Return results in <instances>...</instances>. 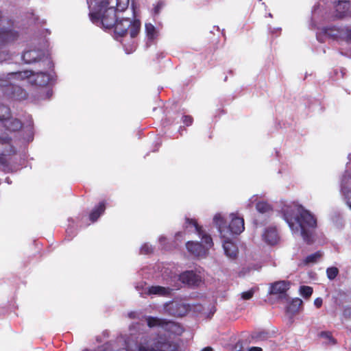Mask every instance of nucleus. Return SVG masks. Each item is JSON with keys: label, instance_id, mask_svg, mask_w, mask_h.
<instances>
[{"label": "nucleus", "instance_id": "nucleus-6", "mask_svg": "<svg viewBox=\"0 0 351 351\" xmlns=\"http://www.w3.org/2000/svg\"><path fill=\"white\" fill-rule=\"evenodd\" d=\"M290 288V282L286 280H280L271 284L269 293L270 295H278L280 299H288L287 291Z\"/></svg>", "mask_w": 351, "mask_h": 351}, {"label": "nucleus", "instance_id": "nucleus-39", "mask_svg": "<svg viewBox=\"0 0 351 351\" xmlns=\"http://www.w3.org/2000/svg\"><path fill=\"white\" fill-rule=\"evenodd\" d=\"M182 121L186 126H190L193 122V118L191 115H184Z\"/></svg>", "mask_w": 351, "mask_h": 351}, {"label": "nucleus", "instance_id": "nucleus-18", "mask_svg": "<svg viewBox=\"0 0 351 351\" xmlns=\"http://www.w3.org/2000/svg\"><path fill=\"white\" fill-rule=\"evenodd\" d=\"M162 328L166 332L176 335H180L184 331L182 327L178 323L167 320L165 319L163 323Z\"/></svg>", "mask_w": 351, "mask_h": 351}, {"label": "nucleus", "instance_id": "nucleus-35", "mask_svg": "<svg viewBox=\"0 0 351 351\" xmlns=\"http://www.w3.org/2000/svg\"><path fill=\"white\" fill-rule=\"evenodd\" d=\"M145 31L147 36L149 38L153 39L156 37V29L155 27L151 23L145 24Z\"/></svg>", "mask_w": 351, "mask_h": 351}, {"label": "nucleus", "instance_id": "nucleus-24", "mask_svg": "<svg viewBox=\"0 0 351 351\" xmlns=\"http://www.w3.org/2000/svg\"><path fill=\"white\" fill-rule=\"evenodd\" d=\"M226 239L224 240L223 247L226 254L230 258H235L238 253V249L237 246L230 241L227 237Z\"/></svg>", "mask_w": 351, "mask_h": 351}, {"label": "nucleus", "instance_id": "nucleus-28", "mask_svg": "<svg viewBox=\"0 0 351 351\" xmlns=\"http://www.w3.org/2000/svg\"><path fill=\"white\" fill-rule=\"evenodd\" d=\"M147 326L149 328L159 326L162 328L165 319H161L156 317L149 316L146 319Z\"/></svg>", "mask_w": 351, "mask_h": 351}, {"label": "nucleus", "instance_id": "nucleus-42", "mask_svg": "<svg viewBox=\"0 0 351 351\" xmlns=\"http://www.w3.org/2000/svg\"><path fill=\"white\" fill-rule=\"evenodd\" d=\"M343 315L346 318L351 317V306H346L343 311Z\"/></svg>", "mask_w": 351, "mask_h": 351}, {"label": "nucleus", "instance_id": "nucleus-50", "mask_svg": "<svg viewBox=\"0 0 351 351\" xmlns=\"http://www.w3.org/2000/svg\"><path fill=\"white\" fill-rule=\"evenodd\" d=\"M201 351H213V350L210 347H206L203 348Z\"/></svg>", "mask_w": 351, "mask_h": 351}, {"label": "nucleus", "instance_id": "nucleus-32", "mask_svg": "<svg viewBox=\"0 0 351 351\" xmlns=\"http://www.w3.org/2000/svg\"><path fill=\"white\" fill-rule=\"evenodd\" d=\"M139 30H140L139 22H137V21H134L133 23L132 22V25L130 27V28L128 29V32L130 34V37L135 38L138 35Z\"/></svg>", "mask_w": 351, "mask_h": 351}, {"label": "nucleus", "instance_id": "nucleus-47", "mask_svg": "<svg viewBox=\"0 0 351 351\" xmlns=\"http://www.w3.org/2000/svg\"><path fill=\"white\" fill-rule=\"evenodd\" d=\"M248 351H262V348L260 347H251L249 348Z\"/></svg>", "mask_w": 351, "mask_h": 351}, {"label": "nucleus", "instance_id": "nucleus-2", "mask_svg": "<svg viewBox=\"0 0 351 351\" xmlns=\"http://www.w3.org/2000/svg\"><path fill=\"white\" fill-rule=\"evenodd\" d=\"M230 217L231 221L228 226L226 225V220L220 214L215 215L213 219L215 224L217 226L219 232L223 238L228 237V234L229 235L240 234L245 230V223L243 217L234 213H231Z\"/></svg>", "mask_w": 351, "mask_h": 351}, {"label": "nucleus", "instance_id": "nucleus-5", "mask_svg": "<svg viewBox=\"0 0 351 351\" xmlns=\"http://www.w3.org/2000/svg\"><path fill=\"white\" fill-rule=\"evenodd\" d=\"M4 94L8 97L15 100H25L27 98V93L19 86L13 84L5 85Z\"/></svg>", "mask_w": 351, "mask_h": 351}, {"label": "nucleus", "instance_id": "nucleus-15", "mask_svg": "<svg viewBox=\"0 0 351 351\" xmlns=\"http://www.w3.org/2000/svg\"><path fill=\"white\" fill-rule=\"evenodd\" d=\"M350 7L349 1H338L335 5V14L334 19H342L348 15Z\"/></svg>", "mask_w": 351, "mask_h": 351}, {"label": "nucleus", "instance_id": "nucleus-52", "mask_svg": "<svg viewBox=\"0 0 351 351\" xmlns=\"http://www.w3.org/2000/svg\"><path fill=\"white\" fill-rule=\"evenodd\" d=\"M256 338L261 337V335L256 337Z\"/></svg>", "mask_w": 351, "mask_h": 351}, {"label": "nucleus", "instance_id": "nucleus-4", "mask_svg": "<svg viewBox=\"0 0 351 351\" xmlns=\"http://www.w3.org/2000/svg\"><path fill=\"white\" fill-rule=\"evenodd\" d=\"M117 8L112 5L106 12H104L99 17L102 26L106 29H112L116 25L119 16L117 15Z\"/></svg>", "mask_w": 351, "mask_h": 351}, {"label": "nucleus", "instance_id": "nucleus-7", "mask_svg": "<svg viewBox=\"0 0 351 351\" xmlns=\"http://www.w3.org/2000/svg\"><path fill=\"white\" fill-rule=\"evenodd\" d=\"M3 20L2 13L0 11V25ZM19 32L13 29L0 27V43L5 45L12 43L18 39Z\"/></svg>", "mask_w": 351, "mask_h": 351}, {"label": "nucleus", "instance_id": "nucleus-14", "mask_svg": "<svg viewBox=\"0 0 351 351\" xmlns=\"http://www.w3.org/2000/svg\"><path fill=\"white\" fill-rule=\"evenodd\" d=\"M322 32L327 36L334 39H341L344 40V27H337L336 26L325 27L322 29Z\"/></svg>", "mask_w": 351, "mask_h": 351}, {"label": "nucleus", "instance_id": "nucleus-43", "mask_svg": "<svg viewBox=\"0 0 351 351\" xmlns=\"http://www.w3.org/2000/svg\"><path fill=\"white\" fill-rule=\"evenodd\" d=\"M323 300L321 298H317L314 300V304L317 308H320L322 305Z\"/></svg>", "mask_w": 351, "mask_h": 351}, {"label": "nucleus", "instance_id": "nucleus-49", "mask_svg": "<svg viewBox=\"0 0 351 351\" xmlns=\"http://www.w3.org/2000/svg\"><path fill=\"white\" fill-rule=\"evenodd\" d=\"M347 205L349 206V208L351 209V196L348 197L347 199Z\"/></svg>", "mask_w": 351, "mask_h": 351}, {"label": "nucleus", "instance_id": "nucleus-21", "mask_svg": "<svg viewBox=\"0 0 351 351\" xmlns=\"http://www.w3.org/2000/svg\"><path fill=\"white\" fill-rule=\"evenodd\" d=\"M32 75H34V73L32 71L25 70L9 73V76H5V78L15 81H23L27 79H30Z\"/></svg>", "mask_w": 351, "mask_h": 351}, {"label": "nucleus", "instance_id": "nucleus-13", "mask_svg": "<svg viewBox=\"0 0 351 351\" xmlns=\"http://www.w3.org/2000/svg\"><path fill=\"white\" fill-rule=\"evenodd\" d=\"M43 56V51L31 49L25 51L22 55V58L26 64H32L40 61Z\"/></svg>", "mask_w": 351, "mask_h": 351}, {"label": "nucleus", "instance_id": "nucleus-22", "mask_svg": "<svg viewBox=\"0 0 351 351\" xmlns=\"http://www.w3.org/2000/svg\"><path fill=\"white\" fill-rule=\"evenodd\" d=\"M171 289L169 287H165L162 286H151L147 289L146 291V294L151 295H158L160 296H169L171 293Z\"/></svg>", "mask_w": 351, "mask_h": 351}, {"label": "nucleus", "instance_id": "nucleus-20", "mask_svg": "<svg viewBox=\"0 0 351 351\" xmlns=\"http://www.w3.org/2000/svg\"><path fill=\"white\" fill-rule=\"evenodd\" d=\"M50 75L45 72H38L36 74L34 80H30L29 82L32 84L44 87L46 86L50 82Z\"/></svg>", "mask_w": 351, "mask_h": 351}, {"label": "nucleus", "instance_id": "nucleus-33", "mask_svg": "<svg viewBox=\"0 0 351 351\" xmlns=\"http://www.w3.org/2000/svg\"><path fill=\"white\" fill-rule=\"evenodd\" d=\"M300 294L305 298H308L311 296L313 289L309 286H301L300 288Z\"/></svg>", "mask_w": 351, "mask_h": 351}, {"label": "nucleus", "instance_id": "nucleus-36", "mask_svg": "<svg viewBox=\"0 0 351 351\" xmlns=\"http://www.w3.org/2000/svg\"><path fill=\"white\" fill-rule=\"evenodd\" d=\"M130 0H117L116 8L119 12L125 11L129 5Z\"/></svg>", "mask_w": 351, "mask_h": 351}, {"label": "nucleus", "instance_id": "nucleus-34", "mask_svg": "<svg viewBox=\"0 0 351 351\" xmlns=\"http://www.w3.org/2000/svg\"><path fill=\"white\" fill-rule=\"evenodd\" d=\"M339 274V269L336 267H330L326 269V275L329 280H334Z\"/></svg>", "mask_w": 351, "mask_h": 351}, {"label": "nucleus", "instance_id": "nucleus-17", "mask_svg": "<svg viewBox=\"0 0 351 351\" xmlns=\"http://www.w3.org/2000/svg\"><path fill=\"white\" fill-rule=\"evenodd\" d=\"M263 239L269 245H276L279 240L277 230L273 227L267 228L263 234Z\"/></svg>", "mask_w": 351, "mask_h": 351}, {"label": "nucleus", "instance_id": "nucleus-3", "mask_svg": "<svg viewBox=\"0 0 351 351\" xmlns=\"http://www.w3.org/2000/svg\"><path fill=\"white\" fill-rule=\"evenodd\" d=\"M295 220L300 227L301 235L304 241L308 244L312 243L313 241V230L317 226V219L308 210L300 206Z\"/></svg>", "mask_w": 351, "mask_h": 351}, {"label": "nucleus", "instance_id": "nucleus-44", "mask_svg": "<svg viewBox=\"0 0 351 351\" xmlns=\"http://www.w3.org/2000/svg\"><path fill=\"white\" fill-rule=\"evenodd\" d=\"M162 5H163V4H162V2H158L157 3L156 7L154 8V12H155L156 14H159L160 10L161 8L162 7Z\"/></svg>", "mask_w": 351, "mask_h": 351}, {"label": "nucleus", "instance_id": "nucleus-10", "mask_svg": "<svg viewBox=\"0 0 351 351\" xmlns=\"http://www.w3.org/2000/svg\"><path fill=\"white\" fill-rule=\"evenodd\" d=\"M165 309L167 314L173 317H183L188 311L186 305L178 302H169Z\"/></svg>", "mask_w": 351, "mask_h": 351}, {"label": "nucleus", "instance_id": "nucleus-30", "mask_svg": "<svg viewBox=\"0 0 351 351\" xmlns=\"http://www.w3.org/2000/svg\"><path fill=\"white\" fill-rule=\"evenodd\" d=\"M10 116V108L3 104H0V125H1L5 120Z\"/></svg>", "mask_w": 351, "mask_h": 351}, {"label": "nucleus", "instance_id": "nucleus-31", "mask_svg": "<svg viewBox=\"0 0 351 351\" xmlns=\"http://www.w3.org/2000/svg\"><path fill=\"white\" fill-rule=\"evenodd\" d=\"M322 256V253L320 251H317L313 254L308 255L306 257L304 262L306 264L315 263L321 258Z\"/></svg>", "mask_w": 351, "mask_h": 351}, {"label": "nucleus", "instance_id": "nucleus-16", "mask_svg": "<svg viewBox=\"0 0 351 351\" xmlns=\"http://www.w3.org/2000/svg\"><path fill=\"white\" fill-rule=\"evenodd\" d=\"M1 126L4 128L5 131L14 132L19 131L23 127V123L18 119L11 118L10 116Z\"/></svg>", "mask_w": 351, "mask_h": 351}, {"label": "nucleus", "instance_id": "nucleus-48", "mask_svg": "<svg viewBox=\"0 0 351 351\" xmlns=\"http://www.w3.org/2000/svg\"><path fill=\"white\" fill-rule=\"evenodd\" d=\"M5 76H0V86H4L3 82L5 81L4 80Z\"/></svg>", "mask_w": 351, "mask_h": 351}, {"label": "nucleus", "instance_id": "nucleus-19", "mask_svg": "<svg viewBox=\"0 0 351 351\" xmlns=\"http://www.w3.org/2000/svg\"><path fill=\"white\" fill-rule=\"evenodd\" d=\"M186 246L188 251L195 256H201L206 253L204 247L199 242L188 241Z\"/></svg>", "mask_w": 351, "mask_h": 351}, {"label": "nucleus", "instance_id": "nucleus-1", "mask_svg": "<svg viewBox=\"0 0 351 351\" xmlns=\"http://www.w3.org/2000/svg\"><path fill=\"white\" fill-rule=\"evenodd\" d=\"M178 345L167 339L165 335L157 333L143 337L137 346L138 351H177Z\"/></svg>", "mask_w": 351, "mask_h": 351}, {"label": "nucleus", "instance_id": "nucleus-26", "mask_svg": "<svg viewBox=\"0 0 351 351\" xmlns=\"http://www.w3.org/2000/svg\"><path fill=\"white\" fill-rule=\"evenodd\" d=\"M256 209L261 214H269L273 211L272 206L266 202L261 201L256 203Z\"/></svg>", "mask_w": 351, "mask_h": 351}, {"label": "nucleus", "instance_id": "nucleus-8", "mask_svg": "<svg viewBox=\"0 0 351 351\" xmlns=\"http://www.w3.org/2000/svg\"><path fill=\"white\" fill-rule=\"evenodd\" d=\"M0 145L3 146L0 149V165L6 166L8 161L5 154H11L15 153L14 147L12 145V138L8 136H0Z\"/></svg>", "mask_w": 351, "mask_h": 351}, {"label": "nucleus", "instance_id": "nucleus-41", "mask_svg": "<svg viewBox=\"0 0 351 351\" xmlns=\"http://www.w3.org/2000/svg\"><path fill=\"white\" fill-rule=\"evenodd\" d=\"M152 252V249L149 245L145 244L141 249V252L144 254H148Z\"/></svg>", "mask_w": 351, "mask_h": 351}, {"label": "nucleus", "instance_id": "nucleus-11", "mask_svg": "<svg viewBox=\"0 0 351 351\" xmlns=\"http://www.w3.org/2000/svg\"><path fill=\"white\" fill-rule=\"evenodd\" d=\"M179 280L190 287H197L202 281L200 276L193 271H186L179 276Z\"/></svg>", "mask_w": 351, "mask_h": 351}, {"label": "nucleus", "instance_id": "nucleus-27", "mask_svg": "<svg viewBox=\"0 0 351 351\" xmlns=\"http://www.w3.org/2000/svg\"><path fill=\"white\" fill-rule=\"evenodd\" d=\"M319 337L324 339V343L330 345H335L336 339L332 337V332L330 331H322L318 334Z\"/></svg>", "mask_w": 351, "mask_h": 351}, {"label": "nucleus", "instance_id": "nucleus-51", "mask_svg": "<svg viewBox=\"0 0 351 351\" xmlns=\"http://www.w3.org/2000/svg\"><path fill=\"white\" fill-rule=\"evenodd\" d=\"M254 223L256 224V226H258V223H257V221L256 220Z\"/></svg>", "mask_w": 351, "mask_h": 351}, {"label": "nucleus", "instance_id": "nucleus-25", "mask_svg": "<svg viewBox=\"0 0 351 351\" xmlns=\"http://www.w3.org/2000/svg\"><path fill=\"white\" fill-rule=\"evenodd\" d=\"M303 302L301 299L295 298L292 300L291 302L287 307V311L292 314L298 313L302 308Z\"/></svg>", "mask_w": 351, "mask_h": 351}, {"label": "nucleus", "instance_id": "nucleus-40", "mask_svg": "<svg viewBox=\"0 0 351 351\" xmlns=\"http://www.w3.org/2000/svg\"><path fill=\"white\" fill-rule=\"evenodd\" d=\"M254 293V292L252 289H250L247 291H244L241 293V298L243 300H250L253 297Z\"/></svg>", "mask_w": 351, "mask_h": 351}, {"label": "nucleus", "instance_id": "nucleus-38", "mask_svg": "<svg viewBox=\"0 0 351 351\" xmlns=\"http://www.w3.org/2000/svg\"><path fill=\"white\" fill-rule=\"evenodd\" d=\"M344 40L351 44V27H345Z\"/></svg>", "mask_w": 351, "mask_h": 351}, {"label": "nucleus", "instance_id": "nucleus-29", "mask_svg": "<svg viewBox=\"0 0 351 351\" xmlns=\"http://www.w3.org/2000/svg\"><path fill=\"white\" fill-rule=\"evenodd\" d=\"M200 234H197L199 237H201L202 242L204 243L207 247H211L213 245V239L210 234H208L205 232V231L201 228V230L199 231Z\"/></svg>", "mask_w": 351, "mask_h": 351}, {"label": "nucleus", "instance_id": "nucleus-23", "mask_svg": "<svg viewBox=\"0 0 351 351\" xmlns=\"http://www.w3.org/2000/svg\"><path fill=\"white\" fill-rule=\"evenodd\" d=\"M106 210V202L105 201L100 202L97 206H96L89 215V219L92 222L96 221L99 217L104 213Z\"/></svg>", "mask_w": 351, "mask_h": 351}, {"label": "nucleus", "instance_id": "nucleus-12", "mask_svg": "<svg viewBox=\"0 0 351 351\" xmlns=\"http://www.w3.org/2000/svg\"><path fill=\"white\" fill-rule=\"evenodd\" d=\"M132 25V21L130 18L119 17L116 21V25L113 27L114 33L119 36H124L128 32V29Z\"/></svg>", "mask_w": 351, "mask_h": 351}, {"label": "nucleus", "instance_id": "nucleus-45", "mask_svg": "<svg viewBox=\"0 0 351 351\" xmlns=\"http://www.w3.org/2000/svg\"><path fill=\"white\" fill-rule=\"evenodd\" d=\"M285 217L287 221L289 223V226H293V223L292 222L293 218L289 217V216H288L287 213H285Z\"/></svg>", "mask_w": 351, "mask_h": 351}, {"label": "nucleus", "instance_id": "nucleus-46", "mask_svg": "<svg viewBox=\"0 0 351 351\" xmlns=\"http://www.w3.org/2000/svg\"><path fill=\"white\" fill-rule=\"evenodd\" d=\"M101 351H113V350L109 345L105 344L102 346Z\"/></svg>", "mask_w": 351, "mask_h": 351}, {"label": "nucleus", "instance_id": "nucleus-9", "mask_svg": "<svg viewBox=\"0 0 351 351\" xmlns=\"http://www.w3.org/2000/svg\"><path fill=\"white\" fill-rule=\"evenodd\" d=\"M110 7V0H95L94 12L89 14L92 22L98 23L101 15Z\"/></svg>", "mask_w": 351, "mask_h": 351}, {"label": "nucleus", "instance_id": "nucleus-37", "mask_svg": "<svg viewBox=\"0 0 351 351\" xmlns=\"http://www.w3.org/2000/svg\"><path fill=\"white\" fill-rule=\"evenodd\" d=\"M185 223L186 225L193 226L195 228L197 234H200L199 231L201 230L202 226L198 225L195 219L186 217L185 219Z\"/></svg>", "mask_w": 351, "mask_h": 351}]
</instances>
